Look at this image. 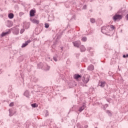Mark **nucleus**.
I'll list each match as a JSON object with an SVG mask.
<instances>
[{"label": "nucleus", "mask_w": 128, "mask_h": 128, "mask_svg": "<svg viewBox=\"0 0 128 128\" xmlns=\"http://www.w3.org/2000/svg\"><path fill=\"white\" fill-rule=\"evenodd\" d=\"M10 106H14V102H11L10 104H9Z\"/></svg>", "instance_id": "29"}, {"label": "nucleus", "mask_w": 128, "mask_h": 128, "mask_svg": "<svg viewBox=\"0 0 128 128\" xmlns=\"http://www.w3.org/2000/svg\"><path fill=\"white\" fill-rule=\"evenodd\" d=\"M126 18H127V20H128V14L126 15Z\"/></svg>", "instance_id": "34"}, {"label": "nucleus", "mask_w": 128, "mask_h": 128, "mask_svg": "<svg viewBox=\"0 0 128 128\" xmlns=\"http://www.w3.org/2000/svg\"><path fill=\"white\" fill-rule=\"evenodd\" d=\"M24 96H26V98H28L30 96V92H28V90H26L24 92Z\"/></svg>", "instance_id": "13"}, {"label": "nucleus", "mask_w": 128, "mask_h": 128, "mask_svg": "<svg viewBox=\"0 0 128 128\" xmlns=\"http://www.w3.org/2000/svg\"><path fill=\"white\" fill-rule=\"evenodd\" d=\"M98 128L96 127V128Z\"/></svg>", "instance_id": "36"}, {"label": "nucleus", "mask_w": 128, "mask_h": 128, "mask_svg": "<svg viewBox=\"0 0 128 128\" xmlns=\"http://www.w3.org/2000/svg\"><path fill=\"white\" fill-rule=\"evenodd\" d=\"M83 8L84 10H86V5H84V6H83Z\"/></svg>", "instance_id": "32"}, {"label": "nucleus", "mask_w": 128, "mask_h": 128, "mask_svg": "<svg viewBox=\"0 0 128 128\" xmlns=\"http://www.w3.org/2000/svg\"><path fill=\"white\" fill-rule=\"evenodd\" d=\"M122 15H120V14H116L113 16V20H114V22H116V20H122Z\"/></svg>", "instance_id": "3"}, {"label": "nucleus", "mask_w": 128, "mask_h": 128, "mask_svg": "<svg viewBox=\"0 0 128 128\" xmlns=\"http://www.w3.org/2000/svg\"><path fill=\"white\" fill-rule=\"evenodd\" d=\"M53 60H54V62H58V60H60V58L58 55L56 54L53 57Z\"/></svg>", "instance_id": "6"}, {"label": "nucleus", "mask_w": 128, "mask_h": 128, "mask_svg": "<svg viewBox=\"0 0 128 128\" xmlns=\"http://www.w3.org/2000/svg\"><path fill=\"white\" fill-rule=\"evenodd\" d=\"M24 32V28L21 29L20 31V34H23V32Z\"/></svg>", "instance_id": "27"}, {"label": "nucleus", "mask_w": 128, "mask_h": 128, "mask_svg": "<svg viewBox=\"0 0 128 128\" xmlns=\"http://www.w3.org/2000/svg\"><path fill=\"white\" fill-rule=\"evenodd\" d=\"M109 28H110L112 30H114V25H110V26H109Z\"/></svg>", "instance_id": "25"}, {"label": "nucleus", "mask_w": 128, "mask_h": 128, "mask_svg": "<svg viewBox=\"0 0 128 128\" xmlns=\"http://www.w3.org/2000/svg\"><path fill=\"white\" fill-rule=\"evenodd\" d=\"M32 22H33V24H38L40 22L36 19H33L32 20Z\"/></svg>", "instance_id": "14"}, {"label": "nucleus", "mask_w": 128, "mask_h": 128, "mask_svg": "<svg viewBox=\"0 0 128 128\" xmlns=\"http://www.w3.org/2000/svg\"><path fill=\"white\" fill-rule=\"evenodd\" d=\"M86 108V105H83L82 106L79 108L78 112H82V110H84Z\"/></svg>", "instance_id": "8"}, {"label": "nucleus", "mask_w": 128, "mask_h": 128, "mask_svg": "<svg viewBox=\"0 0 128 128\" xmlns=\"http://www.w3.org/2000/svg\"><path fill=\"white\" fill-rule=\"evenodd\" d=\"M80 54L78 53V54H76V56H80Z\"/></svg>", "instance_id": "33"}, {"label": "nucleus", "mask_w": 128, "mask_h": 128, "mask_svg": "<svg viewBox=\"0 0 128 128\" xmlns=\"http://www.w3.org/2000/svg\"><path fill=\"white\" fill-rule=\"evenodd\" d=\"M9 112H10V114H9L10 116H12V112L10 109H9Z\"/></svg>", "instance_id": "23"}, {"label": "nucleus", "mask_w": 128, "mask_h": 128, "mask_svg": "<svg viewBox=\"0 0 128 128\" xmlns=\"http://www.w3.org/2000/svg\"><path fill=\"white\" fill-rule=\"evenodd\" d=\"M123 58H128V54H126V55H123Z\"/></svg>", "instance_id": "28"}, {"label": "nucleus", "mask_w": 128, "mask_h": 128, "mask_svg": "<svg viewBox=\"0 0 128 128\" xmlns=\"http://www.w3.org/2000/svg\"><path fill=\"white\" fill-rule=\"evenodd\" d=\"M80 52H84L85 50H86V48L84 47V46L83 45H81L80 46Z\"/></svg>", "instance_id": "11"}, {"label": "nucleus", "mask_w": 128, "mask_h": 128, "mask_svg": "<svg viewBox=\"0 0 128 128\" xmlns=\"http://www.w3.org/2000/svg\"><path fill=\"white\" fill-rule=\"evenodd\" d=\"M32 108H38V105L34 103L31 104Z\"/></svg>", "instance_id": "20"}, {"label": "nucleus", "mask_w": 128, "mask_h": 128, "mask_svg": "<svg viewBox=\"0 0 128 128\" xmlns=\"http://www.w3.org/2000/svg\"><path fill=\"white\" fill-rule=\"evenodd\" d=\"M94 66L92 64L89 66L88 68V70H94Z\"/></svg>", "instance_id": "15"}, {"label": "nucleus", "mask_w": 128, "mask_h": 128, "mask_svg": "<svg viewBox=\"0 0 128 128\" xmlns=\"http://www.w3.org/2000/svg\"><path fill=\"white\" fill-rule=\"evenodd\" d=\"M46 116H48V110H46Z\"/></svg>", "instance_id": "31"}, {"label": "nucleus", "mask_w": 128, "mask_h": 128, "mask_svg": "<svg viewBox=\"0 0 128 128\" xmlns=\"http://www.w3.org/2000/svg\"><path fill=\"white\" fill-rule=\"evenodd\" d=\"M82 82L84 84H88L90 82V75L86 74L82 78Z\"/></svg>", "instance_id": "1"}, {"label": "nucleus", "mask_w": 128, "mask_h": 128, "mask_svg": "<svg viewBox=\"0 0 128 128\" xmlns=\"http://www.w3.org/2000/svg\"><path fill=\"white\" fill-rule=\"evenodd\" d=\"M106 114H108V116H112V112H110V110H107Z\"/></svg>", "instance_id": "19"}, {"label": "nucleus", "mask_w": 128, "mask_h": 128, "mask_svg": "<svg viewBox=\"0 0 128 128\" xmlns=\"http://www.w3.org/2000/svg\"><path fill=\"white\" fill-rule=\"evenodd\" d=\"M14 14L12 13H10L8 14V17L9 18H14Z\"/></svg>", "instance_id": "16"}, {"label": "nucleus", "mask_w": 128, "mask_h": 128, "mask_svg": "<svg viewBox=\"0 0 128 128\" xmlns=\"http://www.w3.org/2000/svg\"><path fill=\"white\" fill-rule=\"evenodd\" d=\"M80 78H82V76L78 74H75L74 75V78H75V80H78Z\"/></svg>", "instance_id": "12"}, {"label": "nucleus", "mask_w": 128, "mask_h": 128, "mask_svg": "<svg viewBox=\"0 0 128 128\" xmlns=\"http://www.w3.org/2000/svg\"><path fill=\"white\" fill-rule=\"evenodd\" d=\"M99 86H101V88H104V86H106V82H99Z\"/></svg>", "instance_id": "9"}, {"label": "nucleus", "mask_w": 128, "mask_h": 128, "mask_svg": "<svg viewBox=\"0 0 128 128\" xmlns=\"http://www.w3.org/2000/svg\"><path fill=\"white\" fill-rule=\"evenodd\" d=\"M36 12L34 10H32L30 11V16H34V13Z\"/></svg>", "instance_id": "10"}, {"label": "nucleus", "mask_w": 128, "mask_h": 128, "mask_svg": "<svg viewBox=\"0 0 128 128\" xmlns=\"http://www.w3.org/2000/svg\"><path fill=\"white\" fill-rule=\"evenodd\" d=\"M50 68V67L48 65L44 66V70H49Z\"/></svg>", "instance_id": "18"}, {"label": "nucleus", "mask_w": 128, "mask_h": 128, "mask_svg": "<svg viewBox=\"0 0 128 128\" xmlns=\"http://www.w3.org/2000/svg\"><path fill=\"white\" fill-rule=\"evenodd\" d=\"M72 44L75 48H80V46L81 44L80 41H75L73 42Z\"/></svg>", "instance_id": "4"}, {"label": "nucleus", "mask_w": 128, "mask_h": 128, "mask_svg": "<svg viewBox=\"0 0 128 128\" xmlns=\"http://www.w3.org/2000/svg\"><path fill=\"white\" fill-rule=\"evenodd\" d=\"M86 128H88V126H86Z\"/></svg>", "instance_id": "35"}, {"label": "nucleus", "mask_w": 128, "mask_h": 128, "mask_svg": "<svg viewBox=\"0 0 128 128\" xmlns=\"http://www.w3.org/2000/svg\"><path fill=\"white\" fill-rule=\"evenodd\" d=\"M108 28H110V26H104L102 28L101 32L102 34H106L108 32Z\"/></svg>", "instance_id": "2"}, {"label": "nucleus", "mask_w": 128, "mask_h": 128, "mask_svg": "<svg viewBox=\"0 0 128 128\" xmlns=\"http://www.w3.org/2000/svg\"><path fill=\"white\" fill-rule=\"evenodd\" d=\"M86 37H83L82 38V42H86Z\"/></svg>", "instance_id": "22"}, {"label": "nucleus", "mask_w": 128, "mask_h": 128, "mask_svg": "<svg viewBox=\"0 0 128 128\" xmlns=\"http://www.w3.org/2000/svg\"><path fill=\"white\" fill-rule=\"evenodd\" d=\"M18 32H20V30L18 29H16V32H15V34H18Z\"/></svg>", "instance_id": "26"}, {"label": "nucleus", "mask_w": 128, "mask_h": 128, "mask_svg": "<svg viewBox=\"0 0 128 128\" xmlns=\"http://www.w3.org/2000/svg\"><path fill=\"white\" fill-rule=\"evenodd\" d=\"M90 20L92 24H94L96 22V20L94 18H90Z\"/></svg>", "instance_id": "21"}, {"label": "nucleus", "mask_w": 128, "mask_h": 128, "mask_svg": "<svg viewBox=\"0 0 128 128\" xmlns=\"http://www.w3.org/2000/svg\"><path fill=\"white\" fill-rule=\"evenodd\" d=\"M49 27H50V25L48 24H45V28H48Z\"/></svg>", "instance_id": "24"}, {"label": "nucleus", "mask_w": 128, "mask_h": 128, "mask_svg": "<svg viewBox=\"0 0 128 128\" xmlns=\"http://www.w3.org/2000/svg\"><path fill=\"white\" fill-rule=\"evenodd\" d=\"M30 42V40H28V41L26 42L24 44H22V48H26V46H28V44Z\"/></svg>", "instance_id": "5"}, {"label": "nucleus", "mask_w": 128, "mask_h": 128, "mask_svg": "<svg viewBox=\"0 0 128 128\" xmlns=\"http://www.w3.org/2000/svg\"><path fill=\"white\" fill-rule=\"evenodd\" d=\"M28 27L26 28H30V22H28Z\"/></svg>", "instance_id": "30"}, {"label": "nucleus", "mask_w": 128, "mask_h": 128, "mask_svg": "<svg viewBox=\"0 0 128 128\" xmlns=\"http://www.w3.org/2000/svg\"><path fill=\"white\" fill-rule=\"evenodd\" d=\"M10 34V30H8V32H2L1 34V36L2 37L6 36H7V34Z\"/></svg>", "instance_id": "7"}, {"label": "nucleus", "mask_w": 128, "mask_h": 128, "mask_svg": "<svg viewBox=\"0 0 128 128\" xmlns=\"http://www.w3.org/2000/svg\"><path fill=\"white\" fill-rule=\"evenodd\" d=\"M38 66L39 68H44V64L42 62H40V64H38Z\"/></svg>", "instance_id": "17"}]
</instances>
